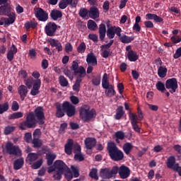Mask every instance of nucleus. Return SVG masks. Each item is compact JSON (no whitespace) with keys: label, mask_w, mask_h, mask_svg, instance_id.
<instances>
[{"label":"nucleus","mask_w":181,"mask_h":181,"mask_svg":"<svg viewBox=\"0 0 181 181\" xmlns=\"http://www.w3.org/2000/svg\"><path fill=\"white\" fill-rule=\"evenodd\" d=\"M45 109L43 107H37L34 112H30L26 115L25 120L21 123L20 128L22 131H25L26 128L32 129L36 128L37 124L38 125H45Z\"/></svg>","instance_id":"1"},{"label":"nucleus","mask_w":181,"mask_h":181,"mask_svg":"<svg viewBox=\"0 0 181 181\" xmlns=\"http://www.w3.org/2000/svg\"><path fill=\"white\" fill-rule=\"evenodd\" d=\"M56 110L55 116L57 118H63L66 114L69 118L76 115V106L69 101H64L62 104L57 103Z\"/></svg>","instance_id":"2"},{"label":"nucleus","mask_w":181,"mask_h":181,"mask_svg":"<svg viewBox=\"0 0 181 181\" xmlns=\"http://www.w3.org/2000/svg\"><path fill=\"white\" fill-rule=\"evenodd\" d=\"M97 117L95 109L90 107L89 105H83L79 108V117L83 122H90L91 119Z\"/></svg>","instance_id":"3"},{"label":"nucleus","mask_w":181,"mask_h":181,"mask_svg":"<svg viewBox=\"0 0 181 181\" xmlns=\"http://www.w3.org/2000/svg\"><path fill=\"white\" fill-rule=\"evenodd\" d=\"M107 151L112 160L119 162L124 159V153L117 147L115 143H108Z\"/></svg>","instance_id":"4"},{"label":"nucleus","mask_w":181,"mask_h":181,"mask_svg":"<svg viewBox=\"0 0 181 181\" xmlns=\"http://www.w3.org/2000/svg\"><path fill=\"white\" fill-rule=\"evenodd\" d=\"M117 173H118V166L115 165L112 168V170L108 168H101L99 175L102 179H111Z\"/></svg>","instance_id":"5"},{"label":"nucleus","mask_w":181,"mask_h":181,"mask_svg":"<svg viewBox=\"0 0 181 181\" xmlns=\"http://www.w3.org/2000/svg\"><path fill=\"white\" fill-rule=\"evenodd\" d=\"M6 151L8 155H13L14 156H21L22 155V151L19 146L13 145V143L9 141L6 144Z\"/></svg>","instance_id":"6"},{"label":"nucleus","mask_w":181,"mask_h":181,"mask_svg":"<svg viewBox=\"0 0 181 181\" xmlns=\"http://www.w3.org/2000/svg\"><path fill=\"white\" fill-rule=\"evenodd\" d=\"M0 16H9L12 12L11 4H8V0H0Z\"/></svg>","instance_id":"7"},{"label":"nucleus","mask_w":181,"mask_h":181,"mask_svg":"<svg viewBox=\"0 0 181 181\" xmlns=\"http://www.w3.org/2000/svg\"><path fill=\"white\" fill-rule=\"evenodd\" d=\"M165 88L169 90L170 94H173L176 92V90L179 88V85L177 84V79L176 78H168L165 81Z\"/></svg>","instance_id":"8"},{"label":"nucleus","mask_w":181,"mask_h":181,"mask_svg":"<svg viewBox=\"0 0 181 181\" xmlns=\"http://www.w3.org/2000/svg\"><path fill=\"white\" fill-rule=\"evenodd\" d=\"M71 70L74 71V76H86V69L83 66H78L77 61H73Z\"/></svg>","instance_id":"9"},{"label":"nucleus","mask_w":181,"mask_h":181,"mask_svg":"<svg viewBox=\"0 0 181 181\" xmlns=\"http://www.w3.org/2000/svg\"><path fill=\"white\" fill-rule=\"evenodd\" d=\"M35 16L40 22H46V21L49 19V13H47V11L43 10V8L40 7L36 8Z\"/></svg>","instance_id":"10"},{"label":"nucleus","mask_w":181,"mask_h":181,"mask_svg":"<svg viewBox=\"0 0 181 181\" xmlns=\"http://www.w3.org/2000/svg\"><path fill=\"white\" fill-rule=\"evenodd\" d=\"M56 30H57V24L54 22H49L45 27L47 36H55Z\"/></svg>","instance_id":"11"},{"label":"nucleus","mask_w":181,"mask_h":181,"mask_svg":"<svg viewBox=\"0 0 181 181\" xmlns=\"http://www.w3.org/2000/svg\"><path fill=\"white\" fill-rule=\"evenodd\" d=\"M117 173H119V176L121 179H127L129 177V175H131V170H129V168L122 165L118 168Z\"/></svg>","instance_id":"12"},{"label":"nucleus","mask_w":181,"mask_h":181,"mask_svg":"<svg viewBox=\"0 0 181 181\" xmlns=\"http://www.w3.org/2000/svg\"><path fill=\"white\" fill-rule=\"evenodd\" d=\"M129 118L134 131L138 134H141V128H139V126H138V116L134 113H131L129 115Z\"/></svg>","instance_id":"13"},{"label":"nucleus","mask_w":181,"mask_h":181,"mask_svg":"<svg viewBox=\"0 0 181 181\" xmlns=\"http://www.w3.org/2000/svg\"><path fill=\"white\" fill-rule=\"evenodd\" d=\"M54 166L56 168V170L59 172H67V170H69V167H67V165H66L62 160H56L54 163Z\"/></svg>","instance_id":"14"},{"label":"nucleus","mask_w":181,"mask_h":181,"mask_svg":"<svg viewBox=\"0 0 181 181\" xmlns=\"http://www.w3.org/2000/svg\"><path fill=\"white\" fill-rule=\"evenodd\" d=\"M84 144L86 149H92L97 145V139L94 137H87L84 140Z\"/></svg>","instance_id":"15"},{"label":"nucleus","mask_w":181,"mask_h":181,"mask_svg":"<svg viewBox=\"0 0 181 181\" xmlns=\"http://www.w3.org/2000/svg\"><path fill=\"white\" fill-rule=\"evenodd\" d=\"M48 42L51 47H56V49L57 50V52L63 51V46L62 45V42L58 41V40H56L54 38H49L48 40Z\"/></svg>","instance_id":"16"},{"label":"nucleus","mask_w":181,"mask_h":181,"mask_svg":"<svg viewBox=\"0 0 181 181\" xmlns=\"http://www.w3.org/2000/svg\"><path fill=\"white\" fill-rule=\"evenodd\" d=\"M86 76H77L76 78L75 83L72 86V89L76 93H78L80 91V88L81 87V81H83V78H84Z\"/></svg>","instance_id":"17"},{"label":"nucleus","mask_w":181,"mask_h":181,"mask_svg":"<svg viewBox=\"0 0 181 181\" xmlns=\"http://www.w3.org/2000/svg\"><path fill=\"white\" fill-rule=\"evenodd\" d=\"M18 93L20 95L21 101H25L26 95H28V87L25 85H21L18 88Z\"/></svg>","instance_id":"18"},{"label":"nucleus","mask_w":181,"mask_h":181,"mask_svg":"<svg viewBox=\"0 0 181 181\" xmlns=\"http://www.w3.org/2000/svg\"><path fill=\"white\" fill-rule=\"evenodd\" d=\"M16 53H18V48H16V46L13 44L10 50L7 52V59L8 62H12V60H13Z\"/></svg>","instance_id":"19"},{"label":"nucleus","mask_w":181,"mask_h":181,"mask_svg":"<svg viewBox=\"0 0 181 181\" xmlns=\"http://www.w3.org/2000/svg\"><path fill=\"white\" fill-rule=\"evenodd\" d=\"M49 16L52 19V21H57V19L63 18V13L62 12V11L53 9L51 11Z\"/></svg>","instance_id":"20"},{"label":"nucleus","mask_w":181,"mask_h":181,"mask_svg":"<svg viewBox=\"0 0 181 181\" xmlns=\"http://www.w3.org/2000/svg\"><path fill=\"white\" fill-rule=\"evenodd\" d=\"M176 163H176V158L175 156H170L167 159L166 166L168 168V169H173V170L176 166Z\"/></svg>","instance_id":"21"},{"label":"nucleus","mask_w":181,"mask_h":181,"mask_svg":"<svg viewBox=\"0 0 181 181\" xmlns=\"http://www.w3.org/2000/svg\"><path fill=\"white\" fill-rule=\"evenodd\" d=\"M74 144V141H73V139H68L67 143L64 146V151L66 155H71L73 152Z\"/></svg>","instance_id":"22"},{"label":"nucleus","mask_w":181,"mask_h":181,"mask_svg":"<svg viewBox=\"0 0 181 181\" xmlns=\"http://www.w3.org/2000/svg\"><path fill=\"white\" fill-rule=\"evenodd\" d=\"M89 17L91 19H97L100 18V11L95 6L90 7L89 9Z\"/></svg>","instance_id":"23"},{"label":"nucleus","mask_w":181,"mask_h":181,"mask_svg":"<svg viewBox=\"0 0 181 181\" xmlns=\"http://www.w3.org/2000/svg\"><path fill=\"white\" fill-rule=\"evenodd\" d=\"M86 62L88 64H92L93 66H97V57L94 55L93 52L88 54L86 58Z\"/></svg>","instance_id":"24"},{"label":"nucleus","mask_w":181,"mask_h":181,"mask_svg":"<svg viewBox=\"0 0 181 181\" xmlns=\"http://www.w3.org/2000/svg\"><path fill=\"white\" fill-rule=\"evenodd\" d=\"M105 33H107V28L105 24L100 23L99 25V37L100 40H104L105 38Z\"/></svg>","instance_id":"25"},{"label":"nucleus","mask_w":181,"mask_h":181,"mask_svg":"<svg viewBox=\"0 0 181 181\" xmlns=\"http://www.w3.org/2000/svg\"><path fill=\"white\" fill-rule=\"evenodd\" d=\"M25 160H23V158L16 159L13 163V169L15 170H19V169H22Z\"/></svg>","instance_id":"26"},{"label":"nucleus","mask_w":181,"mask_h":181,"mask_svg":"<svg viewBox=\"0 0 181 181\" xmlns=\"http://www.w3.org/2000/svg\"><path fill=\"white\" fill-rule=\"evenodd\" d=\"M127 58L129 62H136V60L139 59V55L136 53V52L130 50L127 53Z\"/></svg>","instance_id":"27"},{"label":"nucleus","mask_w":181,"mask_h":181,"mask_svg":"<svg viewBox=\"0 0 181 181\" xmlns=\"http://www.w3.org/2000/svg\"><path fill=\"white\" fill-rule=\"evenodd\" d=\"M105 94L107 97H109V98H111V97H114V95H117V92L115 91V89H114L113 85H111L107 88H105Z\"/></svg>","instance_id":"28"},{"label":"nucleus","mask_w":181,"mask_h":181,"mask_svg":"<svg viewBox=\"0 0 181 181\" xmlns=\"http://www.w3.org/2000/svg\"><path fill=\"white\" fill-rule=\"evenodd\" d=\"M125 114V111H124V107L119 106L116 110V114L115 115V118L117 120L121 119L124 117Z\"/></svg>","instance_id":"29"},{"label":"nucleus","mask_w":181,"mask_h":181,"mask_svg":"<svg viewBox=\"0 0 181 181\" xmlns=\"http://www.w3.org/2000/svg\"><path fill=\"white\" fill-rule=\"evenodd\" d=\"M57 156L56 153H47L46 154L47 163L48 166H52L53 165V162L54 159H56Z\"/></svg>","instance_id":"30"},{"label":"nucleus","mask_w":181,"mask_h":181,"mask_svg":"<svg viewBox=\"0 0 181 181\" xmlns=\"http://www.w3.org/2000/svg\"><path fill=\"white\" fill-rule=\"evenodd\" d=\"M112 85L110 84V81L108 80V74H104L102 78V87L103 88H108Z\"/></svg>","instance_id":"31"},{"label":"nucleus","mask_w":181,"mask_h":181,"mask_svg":"<svg viewBox=\"0 0 181 181\" xmlns=\"http://www.w3.org/2000/svg\"><path fill=\"white\" fill-rule=\"evenodd\" d=\"M73 4V0H61L59 2V9H66L69 5Z\"/></svg>","instance_id":"32"},{"label":"nucleus","mask_w":181,"mask_h":181,"mask_svg":"<svg viewBox=\"0 0 181 181\" xmlns=\"http://www.w3.org/2000/svg\"><path fill=\"white\" fill-rule=\"evenodd\" d=\"M39 156H37V153H28L26 160L28 162L30 165H32L33 162H35Z\"/></svg>","instance_id":"33"},{"label":"nucleus","mask_w":181,"mask_h":181,"mask_svg":"<svg viewBox=\"0 0 181 181\" xmlns=\"http://www.w3.org/2000/svg\"><path fill=\"white\" fill-rule=\"evenodd\" d=\"M158 74L161 78H165L168 74V68L160 66L158 69Z\"/></svg>","instance_id":"34"},{"label":"nucleus","mask_w":181,"mask_h":181,"mask_svg":"<svg viewBox=\"0 0 181 181\" xmlns=\"http://www.w3.org/2000/svg\"><path fill=\"white\" fill-rule=\"evenodd\" d=\"M8 18H6L7 23L6 25L9 26V25H12L15 23V21H16V14L14 12H12L11 14L7 16Z\"/></svg>","instance_id":"35"},{"label":"nucleus","mask_w":181,"mask_h":181,"mask_svg":"<svg viewBox=\"0 0 181 181\" xmlns=\"http://www.w3.org/2000/svg\"><path fill=\"white\" fill-rule=\"evenodd\" d=\"M24 26L26 29V30H29V29H30V28H32V29H36V28L37 27V23H36L35 21H27L25 24Z\"/></svg>","instance_id":"36"},{"label":"nucleus","mask_w":181,"mask_h":181,"mask_svg":"<svg viewBox=\"0 0 181 181\" xmlns=\"http://www.w3.org/2000/svg\"><path fill=\"white\" fill-rule=\"evenodd\" d=\"M132 148H134V146H132V144L131 143H126L123 145V151L126 155H129L131 153Z\"/></svg>","instance_id":"37"},{"label":"nucleus","mask_w":181,"mask_h":181,"mask_svg":"<svg viewBox=\"0 0 181 181\" xmlns=\"http://www.w3.org/2000/svg\"><path fill=\"white\" fill-rule=\"evenodd\" d=\"M134 37H129L126 35H122L119 38V40L122 42V43H131L134 40Z\"/></svg>","instance_id":"38"},{"label":"nucleus","mask_w":181,"mask_h":181,"mask_svg":"<svg viewBox=\"0 0 181 181\" xmlns=\"http://www.w3.org/2000/svg\"><path fill=\"white\" fill-rule=\"evenodd\" d=\"M87 26L89 30H95L97 28H98V25H97V23H95V21L93 20H89L88 21Z\"/></svg>","instance_id":"39"},{"label":"nucleus","mask_w":181,"mask_h":181,"mask_svg":"<svg viewBox=\"0 0 181 181\" xmlns=\"http://www.w3.org/2000/svg\"><path fill=\"white\" fill-rule=\"evenodd\" d=\"M98 170L97 168H92L89 173V176L91 179L98 180Z\"/></svg>","instance_id":"40"},{"label":"nucleus","mask_w":181,"mask_h":181,"mask_svg":"<svg viewBox=\"0 0 181 181\" xmlns=\"http://www.w3.org/2000/svg\"><path fill=\"white\" fill-rule=\"evenodd\" d=\"M9 110V103L6 102L3 104H0V115H2L4 112H6Z\"/></svg>","instance_id":"41"},{"label":"nucleus","mask_w":181,"mask_h":181,"mask_svg":"<svg viewBox=\"0 0 181 181\" xmlns=\"http://www.w3.org/2000/svg\"><path fill=\"white\" fill-rule=\"evenodd\" d=\"M156 87L158 91H160V93H165V91H166L165 83H163L162 81H158L156 84Z\"/></svg>","instance_id":"42"},{"label":"nucleus","mask_w":181,"mask_h":181,"mask_svg":"<svg viewBox=\"0 0 181 181\" xmlns=\"http://www.w3.org/2000/svg\"><path fill=\"white\" fill-rule=\"evenodd\" d=\"M114 27H110L107 30V36L108 39H114L115 37V31Z\"/></svg>","instance_id":"43"},{"label":"nucleus","mask_w":181,"mask_h":181,"mask_svg":"<svg viewBox=\"0 0 181 181\" xmlns=\"http://www.w3.org/2000/svg\"><path fill=\"white\" fill-rule=\"evenodd\" d=\"M23 117V113L22 112H16L13 114H11L9 117L8 119H18V118H22Z\"/></svg>","instance_id":"44"},{"label":"nucleus","mask_w":181,"mask_h":181,"mask_svg":"<svg viewBox=\"0 0 181 181\" xmlns=\"http://www.w3.org/2000/svg\"><path fill=\"white\" fill-rule=\"evenodd\" d=\"M78 15L81 18H87L89 15V11L86 8H82L79 10Z\"/></svg>","instance_id":"45"},{"label":"nucleus","mask_w":181,"mask_h":181,"mask_svg":"<svg viewBox=\"0 0 181 181\" xmlns=\"http://www.w3.org/2000/svg\"><path fill=\"white\" fill-rule=\"evenodd\" d=\"M59 83L62 87H67L69 86V81L63 76H59Z\"/></svg>","instance_id":"46"},{"label":"nucleus","mask_w":181,"mask_h":181,"mask_svg":"<svg viewBox=\"0 0 181 181\" xmlns=\"http://www.w3.org/2000/svg\"><path fill=\"white\" fill-rule=\"evenodd\" d=\"M71 169L73 173V176H74L75 177H78V176H80V169H78V167L71 165Z\"/></svg>","instance_id":"47"},{"label":"nucleus","mask_w":181,"mask_h":181,"mask_svg":"<svg viewBox=\"0 0 181 181\" xmlns=\"http://www.w3.org/2000/svg\"><path fill=\"white\" fill-rule=\"evenodd\" d=\"M91 81L93 86H100L101 84V77L93 76Z\"/></svg>","instance_id":"48"},{"label":"nucleus","mask_w":181,"mask_h":181,"mask_svg":"<svg viewBox=\"0 0 181 181\" xmlns=\"http://www.w3.org/2000/svg\"><path fill=\"white\" fill-rule=\"evenodd\" d=\"M173 149L177 153V158H178V159H180V158H181V146L179 144H176L173 146Z\"/></svg>","instance_id":"49"},{"label":"nucleus","mask_w":181,"mask_h":181,"mask_svg":"<svg viewBox=\"0 0 181 181\" xmlns=\"http://www.w3.org/2000/svg\"><path fill=\"white\" fill-rule=\"evenodd\" d=\"M86 49H87L86 43L81 42L77 47V52L78 53H84V52H86Z\"/></svg>","instance_id":"50"},{"label":"nucleus","mask_w":181,"mask_h":181,"mask_svg":"<svg viewBox=\"0 0 181 181\" xmlns=\"http://www.w3.org/2000/svg\"><path fill=\"white\" fill-rule=\"evenodd\" d=\"M72 151L75 155L81 152V146L78 144H73Z\"/></svg>","instance_id":"51"},{"label":"nucleus","mask_w":181,"mask_h":181,"mask_svg":"<svg viewBox=\"0 0 181 181\" xmlns=\"http://www.w3.org/2000/svg\"><path fill=\"white\" fill-rule=\"evenodd\" d=\"M115 136L117 139L122 141L125 138V133L122 131H118L115 132Z\"/></svg>","instance_id":"52"},{"label":"nucleus","mask_w":181,"mask_h":181,"mask_svg":"<svg viewBox=\"0 0 181 181\" xmlns=\"http://www.w3.org/2000/svg\"><path fill=\"white\" fill-rule=\"evenodd\" d=\"M40 86H42V81L40 79H37L33 84V89L39 90L40 89Z\"/></svg>","instance_id":"53"},{"label":"nucleus","mask_w":181,"mask_h":181,"mask_svg":"<svg viewBox=\"0 0 181 181\" xmlns=\"http://www.w3.org/2000/svg\"><path fill=\"white\" fill-rule=\"evenodd\" d=\"M35 81L36 80L33 79V78H28L25 81V85L27 86L28 88H32Z\"/></svg>","instance_id":"54"},{"label":"nucleus","mask_w":181,"mask_h":181,"mask_svg":"<svg viewBox=\"0 0 181 181\" xmlns=\"http://www.w3.org/2000/svg\"><path fill=\"white\" fill-rule=\"evenodd\" d=\"M34 148H40L42 146V141L39 139L34 138L32 141Z\"/></svg>","instance_id":"55"},{"label":"nucleus","mask_w":181,"mask_h":181,"mask_svg":"<svg viewBox=\"0 0 181 181\" xmlns=\"http://www.w3.org/2000/svg\"><path fill=\"white\" fill-rule=\"evenodd\" d=\"M42 164H43V160H42V159L38 160L32 165V168L33 169H39V168H40V166H42Z\"/></svg>","instance_id":"56"},{"label":"nucleus","mask_w":181,"mask_h":181,"mask_svg":"<svg viewBox=\"0 0 181 181\" xmlns=\"http://www.w3.org/2000/svg\"><path fill=\"white\" fill-rule=\"evenodd\" d=\"M13 131H15V127L8 126V127H5L4 134H5V135H9L11 132H13Z\"/></svg>","instance_id":"57"},{"label":"nucleus","mask_w":181,"mask_h":181,"mask_svg":"<svg viewBox=\"0 0 181 181\" xmlns=\"http://www.w3.org/2000/svg\"><path fill=\"white\" fill-rule=\"evenodd\" d=\"M64 74H65V76H66V77H68L71 81L73 80V78H74L73 72H71V71L69 69L64 70Z\"/></svg>","instance_id":"58"},{"label":"nucleus","mask_w":181,"mask_h":181,"mask_svg":"<svg viewBox=\"0 0 181 181\" xmlns=\"http://www.w3.org/2000/svg\"><path fill=\"white\" fill-rule=\"evenodd\" d=\"M74 159L75 160H78V162H83V160H84V156L81 154V152L77 153L74 155Z\"/></svg>","instance_id":"59"},{"label":"nucleus","mask_w":181,"mask_h":181,"mask_svg":"<svg viewBox=\"0 0 181 181\" xmlns=\"http://www.w3.org/2000/svg\"><path fill=\"white\" fill-rule=\"evenodd\" d=\"M24 141L29 144L32 141V133L28 132L25 134Z\"/></svg>","instance_id":"60"},{"label":"nucleus","mask_w":181,"mask_h":181,"mask_svg":"<svg viewBox=\"0 0 181 181\" xmlns=\"http://www.w3.org/2000/svg\"><path fill=\"white\" fill-rule=\"evenodd\" d=\"M111 51L110 49H103L102 57L104 59H107L108 57L111 56Z\"/></svg>","instance_id":"61"},{"label":"nucleus","mask_w":181,"mask_h":181,"mask_svg":"<svg viewBox=\"0 0 181 181\" xmlns=\"http://www.w3.org/2000/svg\"><path fill=\"white\" fill-rule=\"evenodd\" d=\"M69 126L71 129H73L74 131L80 129V124L76 122H71Z\"/></svg>","instance_id":"62"},{"label":"nucleus","mask_w":181,"mask_h":181,"mask_svg":"<svg viewBox=\"0 0 181 181\" xmlns=\"http://www.w3.org/2000/svg\"><path fill=\"white\" fill-rule=\"evenodd\" d=\"M114 30H115V35H117L118 36L119 39L120 38L121 35V32H122V30L119 27H115L113 26Z\"/></svg>","instance_id":"63"},{"label":"nucleus","mask_w":181,"mask_h":181,"mask_svg":"<svg viewBox=\"0 0 181 181\" xmlns=\"http://www.w3.org/2000/svg\"><path fill=\"white\" fill-rule=\"evenodd\" d=\"M11 110L12 111H18L19 110V103H18L16 101H13L12 105H11Z\"/></svg>","instance_id":"64"}]
</instances>
